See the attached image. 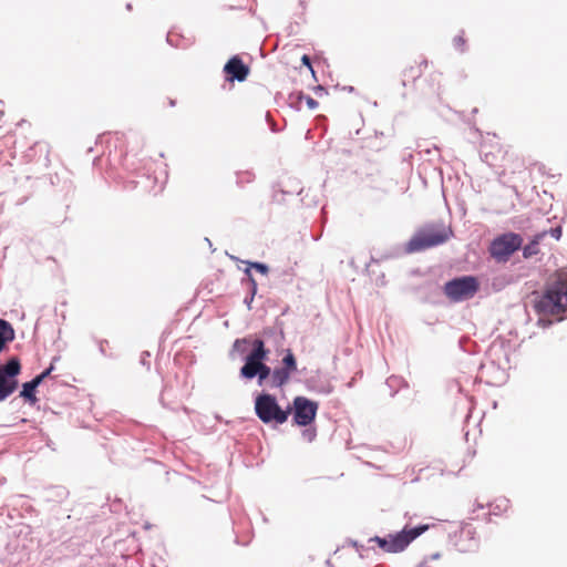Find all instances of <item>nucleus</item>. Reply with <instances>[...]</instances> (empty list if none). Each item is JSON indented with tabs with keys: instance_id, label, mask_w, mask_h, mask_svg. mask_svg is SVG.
Segmentation results:
<instances>
[{
	"instance_id": "obj_6",
	"label": "nucleus",
	"mask_w": 567,
	"mask_h": 567,
	"mask_svg": "<svg viewBox=\"0 0 567 567\" xmlns=\"http://www.w3.org/2000/svg\"><path fill=\"white\" fill-rule=\"evenodd\" d=\"M478 290L475 277L465 276L447 281L444 286L445 295L452 301H462L472 298Z\"/></svg>"
},
{
	"instance_id": "obj_2",
	"label": "nucleus",
	"mask_w": 567,
	"mask_h": 567,
	"mask_svg": "<svg viewBox=\"0 0 567 567\" xmlns=\"http://www.w3.org/2000/svg\"><path fill=\"white\" fill-rule=\"evenodd\" d=\"M430 529L429 524L419 526H404L401 532L389 534L386 537L374 536L370 542H374L385 553L396 554L403 551L414 539Z\"/></svg>"
},
{
	"instance_id": "obj_16",
	"label": "nucleus",
	"mask_w": 567,
	"mask_h": 567,
	"mask_svg": "<svg viewBox=\"0 0 567 567\" xmlns=\"http://www.w3.org/2000/svg\"><path fill=\"white\" fill-rule=\"evenodd\" d=\"M271 373V369L268 365H266L262 361L259 365L258 374L256 375L258 377L259 385H262L267 380L269 381Z\"/></svg>"
},
{
	"instance_id": "obj_18",
	"label": "nucleus",
	"mask_w": 567,
	"mask_h": 567,
	"mask_svg": "<svg viewBox=\"0 0 567 567\" xmlns=\"http://www.w3.org/2000/svg\"><path fill=\"white\" fill-rule=\"evenodd\" d=\"M249 266L255 268L257 271H259L262 275H267L268 274V267L265 264L249 262Z\"/></svg>"
},
{
	"instance_id": "obj_3",
	"label": "nucleus",
	"mask_w": 567,
	"mask_h": 567,
	"mask_svg": "<svg viewBox=\"0 0 567 567\" xmlns=\"http://www.w3.org/2000/svg\"><path fill=\"white\" fill-rule=\"evenodd\" d=\"M452 230L445 227L430 225L419 229L408 241L405 250L417 252L439 246L450 239Z\"/></svg>"
},
{
	"instance_id": "obj_25",
	"label": "nucleus",
	"mask_w": 567,
	"mask_h": 567,
	"mask_svg": "<svg viewBox=\"0 0 567 567\" xmlns=\"http://www.w3.org/2000/svg\"><path fill=\"white\" fill-rule=\"evenodd\" d=\"M441 557V554L440 553H435L433 555H431V559H439Z\"/></svg>"
},
{
	"instance_id": "obj_20",
	"label": "nucleus",
	"mask_w": 567,
	"mask_h": 567,
	"mask_svg": "<svg viewBox=\"0 0 567 567\" xmlns=\"http://www.w3.org/2000/svg\"><path fill=\"white\" fill-rule=\"evenodd\" d=\"M549 233H550L551 237H554L556 240H558L561 237V228L560 227L551 228Z\"/></svg>"
},
{
	"instance_id": "obj_11",
	"label": "nucleus",
	"mask_w": 567,
	"mask_h": 567,
	"mask_svg": "<svg viewBox=\"0 0 567 567\" xmlns=\"http://www.w3.org/2000/svg\"><path fill=\"white\" fill-rule=\"evenodd\" d=\"M429 66V61L420 55L406 63L401 72L403 86L413 85Z\"/></svg>"
},
{
	"instance_id": "obj_24",
	"label": "nucleus",
	"mask_w": 567,
	"mask_h": 567,
	"mask_svg": "<svg viewBox=\"0 0 567 567\" xmlns=\"http://www.w3.org/2000/svg\"><path fill=\"white\" fill-rule=\"evenodd\" d=\"M415 567H431L427 563V560H423L420 564H417Z\"/></svg>"
},
{
	"instance_id": "obj_19",
	"label": "nucleus",
	"mask_w": 567,
	"mask_h": 567,
	"mask_svg": "<svg viewBox=\"0 0 567 567\" xmlns=\"http://www.w3.org/2000/svg\"><path fill=\"white\" fill-rule=\"evenodd\" d=\"M54 370V364L51 363L50 367L48 369H45L42 373H40L39 375L35 377V379H41V382L48 378L52 371Z\"/></svg>"
},
{
	"instance_id": "obj_4",
	"label": "nucleus",
	"mask_w": 567,
	"mask_h": 567,
	"mask_svg": "<svg viewBox=\"0 0 567 567\" xmlns=\"http://www.w3.org/2000/svg\"><path fill=\"white\" fill-rule=\"evenodd\" d=\"M255 411L257 416L264 423H278L282 424L287 421L290 410H282L276 398L271 394H260L255 401Z\"/></svg>"
},
{
	"instance_id": "obj_5",
	"label": "nucleus",
	"mask_w": 567,
	"mask_h": 567,
	"mask_svg": "<svg viewBox=\"0 0 567 567\" xmlns=\"http://www.w3.org/2000/svg\"><path fill=\"white\" fill-rule=\"evenodd\" d=\"M523 237L515 233H505L493 239L489 246L491 256L497 261H506L520 248Z\"/></svg>"
},
{
	"instance_id": "obj_14",
	"label": "nucleus",
	"mask_w": 567,
	"mask_h": 567,
	"mask_svg": "<svg viewBox=\"0 0 567 567\" xmlns=\"http://www.w3.org/2000/svg\"><path fill=\"white\" fill-rule=\"evenodd\" d=\"M13 338L14 332L11 324L6 320L0 319V351H2L6 343L13 340Z\"/></svg>"
},
{
	"instance_id": "obj_26",
	"label": "nucleus",
	"mask_w": 567,
	"mask_h": 567,
	"mask_svg": "<svg viewBox=\"0 0 567 567\" xmlns=\"http://www.w3.org/2000/svg\"><path fill=\"white\" fill-rule=\"evenodd\" d=\"M250 281H251L252 286H254V289H256V281H255V279L250 278Z\"/></svg>"
},
{
	"instance_id": "obj_10",
	"label": "nucleus",
	"mask_w": 567,
	"mask_h": 567,
	"mask_svg": "<svg viewBox=\"0 0 567 567\" xmlns=\"http://www.w3.org/2000/svg\"><path fill=\"white\" fill-rule=\"evenodd\" d=\"M297 371V361L291 352V350H287L286 355L282 359V367L276 368L271 377L268 381V384L271 388H281L286 383H288L291 373Z\"/></svg>"
},
{
	"instance_id": "obj_9",
	"label": "nucleus",
	"mask_w": 567,
	"mask_h": 567,
	"mask_svg": "<svg viewBox=\"0 0 567 567\" xmlns=\"http://www.w3.org/2000/svg\"><path fill=\"white\" fill-rule=\"evenodd\" d=\"M318 403L305 396L293 399V421L300 426L309 425L316 417Z\"/></svg>"
},
{
	"instance_id": "obj_23",
	"label": "nucleus",
	"mask_w": 567,
	"mask_h": 567,
	"mask_svg": "<svg viewBox=\"0 0 567 567\" xmlns=\"http://www.w3.org/2000/svg\"><path fill=\"white\" fill-rule=\"evenodd\" d=\"M247 339L236 340L234 343V347L237 349L240 347V344L246 343Z\"/></svg>"
},
{
	"instance_id": "obj_12",
	"label": "nucleus",
	"mask_w": 567,
	"mask_h": 567,
	"mask_svg": "<svg viewBox=\"0 0 567 567\" xmlns=\"http://www.w3.org/2000/svg\"><path fill=\"white\" fill-rule=\"evenodd\" d=\"M224 71L230 75L231 80H237L239 82H243L246 80L249 73V68L244 64L240 58L233 56L229 59V61L226 63Z\"/></svg>"
},
{
	"instance_id": "obj_8",
	"label": "nucleus",
	"mask_w": 567,
	"mask_h": 567,
	"mask_svg": "<svg viewBox=\"0 0 567 567\" xmlns=\"http://www.w3.org/2000/svg\"><path fill=\"white\" fill-rule=\"evenodd\" d=\"M268 350L260 339L252 341V351L246 357V362L240 369V375L245 379H254L258 374L259 365L267 359Z\"/></svg>"
},
{
	"instance_id": "obj_15",
	"label": "nucleus",
	"mask_w": 567,
	"mask_h": 567,
	"mask_svg": "<svg viewBox=\"0 0 567 567\" xmlns=\"http://www.w3.org/2000/svg\"><path fill=\"white\" fill-rule=\"evenodd\" d=\"M546 234H547V231L537 234L533 238V240L523 248V256L525 258H530L532 256L537 255L539 252V248H538L539 241L546 236Z\"/></svg>"
},
{
	"instance_id": "obj_17",
	"label": "nucleus",
	"mask_w": 567,
	"mask_h": 567,
	"mask_svg": "<svg viewBox=\"0 0 567 567\" xmlns=\"http://www.w3.org/2000/svg\"><path fill=\"white\" fill-rule=\"evenodd\" d=\"M453 45L455 47V49L463 52L466 47V39L464 38V35L460 34V35L454 37Z\"/></svg>"
},
{
	"instance_id": "obj_7",
	"label": "nucleus",
	"mask_w": 567,
	"mask_h": 567,
	"mask_svg": "<svg viewBox=\"0 0 567 567\" xmlns=\"http://www.w3.org/2000/svg\"><path fill=\"white\" fill-rule=\"evenodd\" d=\"M21 371V363L17 357L11 358L4 365H0V401L6 400L18 388L16 377Z\"/></svg>"
},
{
	"instance_id": "obj_22",
	"label": "nucleus",
	"mask_w": 567,
	"mask_h": 567,
	"mask_svg": "<svg viewBox=\"0 0 567 567\" xmlns=\"http://www.w3.org/2000/svg\"><path fill=\"white\" fill-rule=\"evenodd\" d=\"M307 105L309 106V109L313 110L318 106V102L312 97H307Z\"/></svg>"
},
{
	"instance_id": "obj_1",
	"label": "nucleus",
	"mask_w": 567,
	"mask_h": 567,
	"mask_svg": "<svg viewBox=\"0 0 567 567\" xmlns=\"http://www.w3.org/2000/svg\"><path fill=\"white\" fill-rule=\"evenodd\" d=\"M534 308L542 316H561L567 310V274L558 272L543 295L534 300Z\"/></svg>"
},
{
	"instance_id": "obj_13",
	"label": "nucleus",
	"mask_w": 567,
	"mask_h": 567,
	"mask_svg": "<svg viewBox=\"0 0 567 567\" xmlns=\"http://www.w3.org/2000/svg\"><path fill=\"white\" fill-rule=\"evenodd\" d=\"M41 384V379H33L30 382L23 384L20 395L24 398L31 404H35L38 399L35 396V389Z\"/></svg>"
},
{
	"instance_id": "obj_21",
	"label": "nucleus",
	"mask_w": 567,
	"mask_h": 567,
	"mask_svg": "<svg viewBox=\"0 0 567 567\" xmlns=\"http://www.w3.org/2000/svg\"><path fill=\"white\" fill-rule=\"evenodd\" d=\"M301 61L303 65L312 70L310 58L307 54L302 55Z\"/></svg>"
}]
</instances>
